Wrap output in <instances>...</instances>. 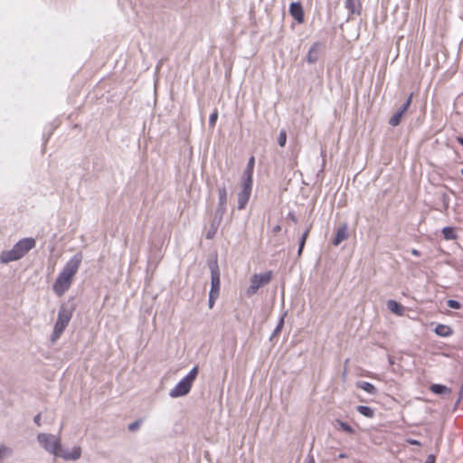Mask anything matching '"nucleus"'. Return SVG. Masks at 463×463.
<instances>
[{"instance_id": "nucleus-6", "label": "nucleus", "mask_w": 463, "mask_h": 463, "mask_svg": "<svg viewBox=\"0 0 463 463\" xmlns=\"http://www.w3.org/2000/svg\"><path fill=\"white\" fill-rule=\"evenodd\" d=\"M36 439L43 450L52 456H57L61 442L60 436L47 432H40L37 434Z\"/></svg>"}, {"instance_id": "nucleus-29", "label": "nucleus", "mask_w": 463, "mask_h": 463, "mask_svg": "<svg viewBox=\"0 0 463 463\" xmlns=\"http://www.w3.org/2000/svg\"><path fill=\"white\" fill-rule=\"evenodd\" d=\"M217 118H218V112L217 110H214L211 115H210V118H209V124L211 127H214L216 121H217Z\"/></svg>"}, {"instance_id": "nucleus-11", "label": "nucleus", "mask_w": 463, "mask_h": 463, "mask_svg": "<svg viewBox=\"0 0 463 463\" xmlns=\"http://www.w3.org/2000/svg\"><path fill=\"white\" fill-rule=\"evenodd\" d=\"M251 192L242 190L238 194V209L242 210L246 207L250 197Z\"/></svg>"}, {"instance_id": "nucleus-14", "label": "nucleus", "mask_w": 463, "mask_h": 463, "mask_svg": "<svg viewBox=\"0 0 463 463\" xmlns=\"http://www.w3.org/2000/svg\"><path fill=\"white\" fill-rule=\"evenodd\" d=\"M13 455V449L6 446L5 444L0 443V463H4V461Z\"/></svg>"}, {"instance_id": "nucleus-41", "label": "nucleus", "mask_w": 463, "mask_h": 463, "mask_svg": "<svg viewBox=\"0 0 463 463\" xmlns=\"http://www.w3.org/2000/svg\"><path fill=\"white\" fill-rule=\"evenodd\" d=\"M279 231H280V226L278 225L274 228V232H279Z\"/></svg>"}, {"instance_id": "nucleus-1", "label": "nucleus", "mask_w": 463, "mask_h": 463, "mask_svg": "<svg viewBox=\"0 0 463 463\" xmlns=\"http://www.w3.org/2000/svg\"><path fill=\"white\" fill-rule=\"evenodd\" d=\"M33 238H24L16 242L9 250H4L0 254V261L6 264L23 258L30 250L35 247Z\"/></svg>"}, {"instance_id": "nucleus-21", "label": "nucleus", "mask_w": 463, "mask_h": 463, "mask_svg": "<svg viewBox=\"0 0 463 463\" xmlns=\"http://www.w3.org/2000/svg\"><path fill=\"white\" fill-rule=\"evenodd\" d=\"M357 411H359V413L367 418H373L374 414L373 410L368 406H358Z\"/></svg>"}, {"instance_id": "nucleus-9", "label": "nucleus", "mask_w": 463, "mask_h": 463, "mask_svg": "<svg viewBox=\"0 0 463 463\" xmlns=\"http://www.w3.org/2000/svg\"><path fill=\"white\" fill-rule=\"evenodd\" d=\"M320 53V44L318 43H314L307 55V61L308 63H315L318 58Z\"/></svg>"}, {"instance_id": "nucleus-31", "label": "nucleus", "mask_w": 463, "mask_h": 463, "mask_svg": "<svg viewBox=\"0 0 463 463\" xmlns=\"http://www.w3.org/2000/svg\"><path fill=\"white\" fill-rule=\"evenodd\" d=\"M447 304L451 308L458 309L460 307L459 302L453 299L448 300Z\"/></svg>"}, {"instance_id": "nucleus-22", "label": "nucleus", "mask_w": 463, "mask_h": 463, "mask_svg": "<svg viewBox=\"0 0 463 463\" xmlns=\"http://www.w3.org/2000/svg\"><path fill=\"white\" fill-rule=\"evenodd\" d=\"M443 236L446 240H455L456 232L452 227H445L442 230Z\"/></svg>"}, {"instance_id": "nucleus-5", "label": "nucleus", "mask_w": 463, "mask_h": 463, "mask_svg": "<svg viewBox=\"0 0 463 463\" xmlns=\"http://www.w3.org/2000/svg\"><path fill=\"white\" fill-rule=\"evenodd\" d=\"M83 447L80 441L62 445L61 443L56 458L67 462H76L82 458Z\"/></svg>"}, {"instance_id": "nucleus-24", "label": "nucleus", "mask_w": 463, "mask_h": 463, "mask_svg": "<svg viewBox=\"0 0 463 463\" xmlns=\"http://www.w3.org/2000/svg\"><path fill=\"white\" fill-rule=\"evenodd\" d=\"M218 195H219V204H227V191L226 188L220 187L218 190Z\"/></svg>"}, {"instance_id": "nucleus-42", "label": "nucleus", "mask_w": 463, "mask_h": 463, "mask_svg": "<svg viewBox=\"0 0 463 463\" xmlns=\"http://www.w3.org/2000/svg\"><path fill=\"white\" fill-rule=\"evenodd\" d=\"M338 457H339L340 458H345V454H340Z\"/></svg>"}, {"instance_id": "nucleus-28", "label": "nucleus", "mask_w": 463, "mask_h": 463, "mask_svg": "<svg viewBox=\"0 0 463 463\" xmlns=\"http://www.w3.org/2000/svg\"><path fill=\"white\" fill-rule=\"evenodd\" d=\"M308 232H309V230H307V231L303 233V235H302V237H301V240H300V241H299V248H298V255H300V254H301V252H302V250H303V248H304L305 243H306V240H307V236H308Z\"/></svg>"}, {"instance_id": "nucleus-27", "label": "nucleus", "mask_w": 463, "mask_h": 463, "mask_svg": "<svg viewBox=\"0 0 463 463\" xmlns=\"http://www.w3.org/2000/svg\"><path fill=\"white\" fill-rule=\"evenodd\" d=\"M219 298V291H210L209 294V308L213 307L215 300Z\"/></svg>"}, {"instance_id": "nucleus-32", "label": "nucleus", "mask_w": 463, "mask_h": 463, "mask_svg": "<svg viewBox=\"0 0 463 463\" xmlns=\"http://www.w3.org/2000/svg\"><path fill=\"white\" fill-rule=\"evenodd\" d=\"M411 97H412V94L410 95V97L408 98V99L406 100L405 104L401 108L404 111H406L408 109V108L410 107L411 103Z\"/></svg>"}, {"instance_id": "nucleus-36", "label": "nucleus", "mask_w": 463, "mask_h": 463, "mask_svg": "<svg viewBox=\"0 0 463 463\" xmlns=\"http://www.w3.org/2000/svg\"><path fill=\"white\" fill-rule=\"evenodd\" d=\"M33 420L38 426H41V414L35 415Z\"/></svg>"}, {"instance_id": "nucleus-43", "label": "nucleus", "mask_w": 463, "mask_h": 463, "mask_svg": "<svg viewBox=\"0 0 463 463\" xmlns=\"http://www.w3.org/2000/svg\"><path fill=\"white\" fill-rule=\"evenodd\" d=\"M134 428H136V425H134V424L130 425V427H129L130 430H134Z\"/></svg>"}, {"instance_id": "nucleus-38", "label": "nucleus", "mask_w": 463, "mask_h": 463, "mask_svg": "<svg viewBox=\"0 0 463 463\" xmlns=\"http://www.w3.org/2000/svg\"><path fill=\"white\" fill-rule=\"evenodd\" d=\"M408 442L412 445H420V442L416 439H408Z\"/></svg>"}, {"instance_id": "nucleus-10", "label": "nucleus", "mask_w": 463, "mask_h": 463, "mask_svg": "<svg viewBox=\"0 0 463 463\" xmlns=\"http://www.w3.org/2000/svg\"><path fill=\"white\" fill-rule=\"evenodd\" d=\"M289 12L298 23L303 22V9L299 3H291Z\"/></svg>"}, {"instance_id": "nucleus-12", "label": "nucleus", "mask_w": 463, "mask_h": 463, "mask_svg": "<svg viewBox=\"0 0 463 463\" xmlns=\"http://www.w3.org/2000/svg\"><path fill=\"white\" fill-rule=\"evenodd\" d=\"M430 391L438 395H449L451 389L442 384H432L430 387Z\"/></svg>"}, {"instance_id": "nucleus-7", "label": "nucleus", "mask_w": 463, "mask_h": 463, "mask_svg": "<svg viewBox=\"0 0 463 463\" xmlns=\"http://www.w3.org/2000/svg\"><path fill=\"white\" fill-rule=\"evenodd\" d=\"M271 279V271H265L260 274H255L251 279L250 289H259L260 288L266 287Z\"/></svg>"}, {"instance_id": "nucleus-34", "label": "nucleus", "mask_w": 463, "mask_h": 463, "mask_svg": "<svg viewBox=\"0 0 463 463\" xmlns=\"http://www.w3.org/2000/svg\"><path fill=\"white\" fill-rule=\"evenodd\" d=\"M216 230H217V227L213 228V230L209 231L207 233H206V238L207 239H213L215 232H216Z\"/></svg>"}, {"instance_id": "nucleus-2", "label": "nucleus", "mask_w": 463, "mask_h": 463, "mask_svg": "<svg viewBox=\"0 0 463 463\" xmlns=\"http://www.w3.org/2000/svg\"><path fill=\"white\" fill-rule=\"evenodd\" d=\"M81 255H74L65 265L55 282V289H67L71 287V281L77 273L81 262Z\"/></svg>"}, {"instance_id": "nucleus-18", "label": "nucleus", "mask_w": 463, "mask_h": 463, "mask_svg": "<svg viewBox=\"0 0 463 463\" xmlns=\"http://www.w3.org/2000/svg\"><path fill=\"white\" fill-rule=\"evenodd\" d=\"M241 189L249 191V192H251V189H252V175L245 174V176L243 177L242 184H241Z\"/></svg>"}, {"instance_id": "nucleus-39", "label": "nucleus", "mask_w": 463, "mask_h": 463, "mask_svg": "<svg viewBox=\"0 0 463 463\" xmlns=\"http://www.w3.org/2000/svg\"><path fill=\"white\" fill-rule=\"evenodd\" d=\"M411 254L414 255V256H420V251L415 250V249H413V250H411Z\"/></svg>"}, {"instance_id": "nucleus-19", "label": "nucleus", "mask_w": 463, "mask_h": 463, "mask_svg": "<svg viewBox=\"0 0 463 463\" xmlns=\"http://www.w3.org/2000/svg\"><path fill=\"white\" fill-rule=\"evenodd\" d=\"M226 206H227V204H219L218 203V206L214 213L215 220H217V224H219L222 222V217L226 212Z\"/></svg>"}, {"instance_id": "nucleus-25", "label": "nucleus", "mask_w": 463, "mask_h": 463, "mask_svg": "<svg viewBox=\"0 0 463 463\" xmlns=\"http://www.w3.org/2000/svg\"><path fill=\"white\" fill-rule=\"evenodd\" d=\"M336 424H337L338 429H340L347 433L352 434L354 432V429L350 425H348L347 423H345L342 420H336Z\"/></svg>"}, {"instance_id": "nucleus-45", "label": "nucleus", "mask_w": 463, "mask_h": 463, "mask_svg": "<svg viewBox=\"0 0 463 463\" xmlns=\"http://www.w3.org/2000/svg\"><path fill=\"white\" fill-rule=\"evenodd\" d=\"M461 267L463 268V261H462Z\"/></svg>"}, {"instance_id": "nucleus-30", "label": "nucleus", "mask_w": 463, "mask_h": 463, "mask_svg": "<svg viewBox=\"0 0 463 463\" xmlns=\"http://www.w3.org/2000/svg\"><path fill=\"white\" fill-rule=\"evenodd\" d=\"M253 166H254V157H251V158L249 160V163H248V165H247V169H246V171H245V174L252 175V173H253Z\"/></svg>"}, {"instance_id": "nucleus-40", "label": "nucleus", "mask_w": 463, "mask_h": 463, "mask_svg": "<svg viewBox=\"0 0 463 463\" xmlns=\"http://www.w3.org/2000/svg\"><path fill=\"white\" fill-rule=\"evenodd\" d=\"M458 141L463 146V137H458Z\"/></svg>"}, {"instance_id": "nucleus-44", "label": "nucleus", "mask_w": 463, "mask_h": 463, "mask_svg": "<svg viewBox=\"0 0 463 463\" xmlns=\"http://www.w3.org/2000/svg\"><path fill=\"white\" fill-rule=\"evenodd\" d=\"M461 174L463 175V168L461 169Z\"/></svg>"}, {"instance_id": "nucleus-4", "label": "nucleus", "mask_w": 463, "mask_h": 463, "mask_svg": "<svg viewBox=\"0 0 463 463\" xmlns=\"http://www.w3.org/2000/svg\"><path fill=\"white\" fill-rule=\"evenodd\" d=\"M198 374V367L194 366L190 373L181 379L169 392L172 398H178L188 394L191 391L194 382Z\"/></svg>"}, {"instance_id": "nucleus-35", "label": "nucleus", "mask_w": 463, "mask_h": 463, "mask_svg": "<svg viewBox=\"0 0 463 463\" xmlns=\"http://www.w3.org/2000/svg\"><path fill=\"white\" fill-rule=\"evenodd\" d=\"M283 324H284V318L281 317L279 320V323L277 326L276 333H278L281 329V327L283 326Z\"/></svg>"}, {"instance_id": "nucleus-8", "label": "nucleus", "mask_w": 463, "mask_h": 463, "mask_svg": "<svg viewBox=\"0 0 463 463\" xmlns=\"http://www.w3.org/2000/svg\"><path fill=\"white\" fill-rule=\"evenodd\" d=\"M348 237L347 225L345 223L342 226L338 227L335 236L333 240V244L335 246L339 245L342 241L346 240Z\"/></svg>"}, {"instance_id": "nucleus-3", "label": "nucleus", "mask_w": 463, "mask_h": 463, "mask_svg": "<svg viewBox=\"0 0 463 463\" xmlns=\"http://www.w3.org/2000/svg\"><path fill=\"white\" fill-rule=\"evenodd\" d=\"M74 307L71 303L63 304L58 312L57 320L54 324L53 332L51 336L52 342H56L64 332L72 317Z\"/></svg>"}, {"instance_id": "nucleus-23", "label": "nucleus", "mask_w": 463, "mask_h": 463, "mask_svg": "<svg viewBox=\"0 0 463 463\" xmlns=\"http://www.w3.org/2000/svg\"><path fill=\"white\" fill-rule=\"evenodd\" d=\"M358 387L364 390V392L368 393H374L375 392V387L367 382H361L358 383Z\"/></svg>"}, {"instance_id": "nucleus-37", "label": "nucleus", "mask_w": 463, "mask_h": 463, "mask_svg": "<svg viewBox=\"0 0 463 463\" xmlns=\"http://www.w3.org/2000/svg\"><path fill=\"white\" fill-rule=\"evenodd\" d=\"M425 463H435V458H434V456H433V455H430V456L427 458V459H426Z\"/></svg>"}, {"instance_id": "nucleus-26", "label": "nucleus", "mask_w": 463, "mask_h": 463, "mask_svg": "<svg viewBox=\"0 0 463 463\" xmlns=\"http://www.w3.org/2000/svg\"><path fill=\"white\" fill-rule=\"evenodd\" d=\"M286 142H287V133L285 130L282 129L279 132V135L278 137V143H279V146L283 147V146H285Z\"/></svg>"}, {"instance_id": "nucleus-20", "label": "nucleus", "mask_w": 463, "mask_h": 463, "mask_svg": "<svg viewBox=\"0 0 463 463\" xmlns=\"http://www.w3.org/2000/svg\"><path fill=\"white\" fill-rule=\"evenodd\" d=\"M220 288V274L218 270H212V288L219 289Z\"/></svg>"}, {"instance_id": "nucleus-33", "label": "nucleus", "mask_w": 463, "mask_h": 463, "mask_svg": "<svg viewBox=\"0 0 463 463\" xmlns=\"http://www.w3.org/2000/svg\"><path fill=\"white\" fill-rule=\"evenodd\" d=\"M411 97H412V94L410 95V97L408 98V99L406 100L405 104L401 108L404 111H406L408 109V108L410 107L411 103Z\"/></svg>"}, {"instance_id": "nucleus-16", "label": "nucleus", "mask_w": 463, "mask_h": 463, "mask_svg": "<svg viewBox=\"0 0 463 463\" xmlns=\"http://www.w3.org/2000/svg\"><path fill=\"white\" fill-rule=\"evenodd\" d=\"M435 333L439 336H449L452 334V329L447 325H438L435 328Z\"/></svg>"}, {"instance_id": "nucleus-15", "label": "nucleus", "mask_w": 463, "mask_h": 463, "mask_svg": "<svg viewBox=\"0 0 463 463\" xmlns=\"http://www.w3.org/2000/svg\"><path fill=\"white\" fill-rule=\"evenodd\" d=\"M387 307L391 312L398 316H402L403 313V307L394 300H389L387 302Z\"/></svg>"}, {"instance_id": "nucleus-17", "label": "nucleus", "mask_w": 463, "mask_h": 463, "mask_svg": "<svg viewBox=\"0 0 463 463\" xmlns=\"http://www.w3.org/2000/svg\"><path fill=\"white\" fill-rule=\"evenodd\" d=\"M406 111H404L402 109H400L396 113H394V115L390 118L389 120V124L392 127H396L400 124L404 113Z\"/></svg>"}, {"instance_id": "nucleus-13", "label": "nucleus", "mask_w": 463, "mask_h": 463, "mask_svg": "<svg viewBox=\"0 0 463 463\" xmlns=\"http://www.w3.org/2000/svg\"><path fill=\"white\" fill-rule=\"evenodd\" d=\"M345 6L351 14H359L361 9L360 0H345Z\"/></svg>"}]
</instances>
